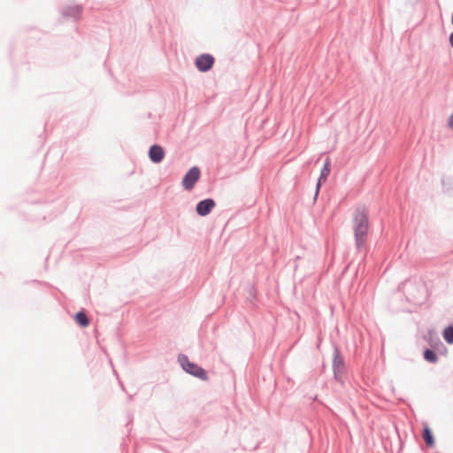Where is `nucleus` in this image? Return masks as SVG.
Segmentation results:
<instances>
[{"instance_id":"12","label":"nucleus","mask_w":453,"mask_h":453,"mask_svg":"<svg viewBox=\"0 0 453 453\" xmlns=\"http://www.w3.org/2000/svg\"><path fill=\"white\" fill-rule=\"evenodd\" d=\"M342 362L341 359H338L337 357H335V359H334V367H337V368H340L341 366H342Z\"/></svg>"},{"instance_id":"7","label":"nucleus","mask_w":453,"mask_h":453,"mask_svg":"<svg viewBox=\"0 0 453 453\" xmlns=\"http://www.w3.org/2000/svg\"><path fill=\"white\" fill-rule=\"evenodd\" d=\"M330 173V158L327 157L326 159V162H325V165H324V167L320 173V176L319 178V181H318V184H317V189L319 188L320 187V184L324 181H326L327 176L329 175Z\"/></svg>"},{"instance_id":"10","label":"nucleus","mask_w":453,"mask_h":453,"mask_svg":"<svg viewBox=\"0 0 453 453\" xmlns=\"http://www.w3.org/2000/svg\"><path fill=\"white\" fill-rule=\"evenodd\" d=\"M443 338L448 343H453V326H448L447 328L444 329Z\"/></svg>"},{"instance_id":"2","label":"nucleus","mask_w":453,"mask_h":453,"mask_svg":"<svg viewBox=\"0 0 453 453\" xmlns=\"http://www.w3.org/2000/svg\"><path fill=\"white\" fill-rule=\"evenodd\" d=\"M178 360L186 372L204 381L209 380L206 371L196 364L190 362L187 356L180 355Z\"/></svg>"},{"instance_id":"1","label":"nucleus","mask_w":453,"mask_h":453,"mask_svg":"<svg viewBox=\"0 0 453 453\" xmlns=\"http://www.w3.org/2000/svg\"><path fill=\"white\" fill-rule=\"evenodd\" d=\"M369 228L367 212L364 209H357L354 214V232L357 245L365 242Z\"/></svg>"},{"instance_id":"14","label":"nucleus","mask_w":453,"mask_h":453,"mask_svg":"<svg viewBox=\"0 0 453 453\" xmlns=\"http://www.w3.org/2000/svg\"><path fill=\"white\" fill-rule=\"evenodd\" d=\"M449 42H450V45L453 47V33L449 36Z\"/></svg>"},{"instance_id":"8","label":"nucleus","mask_w":453,"mask_h":453,"mask_svg":"<svg viewBox=\"0 0 453 453\" xmlns=\"http://www.w3.org/2000/svg\"><path fill=\"white\" fill-rule=\"evenodd\" d=\"M423 438L429 447L434 446V439L430 428L426 425L423 430Z\"/></svg>"},{"instance_id":"4","label":"nucleus","mask_w":453,"mask_h":453,"mask_svg":"<svg viewBox=\"0 0 453 453\" xmlns=\"http://www.w3.org/2000/svg\"><path fill=\"white\" fill-rule=\"evenodd\" d=\"M214 64V58L209 54H203L196 59V66L201 72L209 71Z\"/></svg>"},{"instance_id":"6","label":"nucleus","mask_w":453,"mask_h":453,"mask_svg":"<svg viewBox=\"0 0 453 453\" xmlns=\"http://www.w3.org/2000/svg\"><path fill=\"white\" fill-rule=\"evenodd\" d=\"M149 157L153 163H159L165 157V151L161 146L153 145L150 149Z\"/></svg>"},{"instance_id":"13","label":"nucleus","mask_w":453,"mask_h":453,"mask_svg":"<svg viewBox=\"0 0 453 453\" xmlns=\"http://www.w3.org/2000/svg\"><path fill=\"white\" fill-rule=\"evenodd\" d=\"M448 125L451 129H453V114L449 118Z\"/></svg>"},{"instance_id":"5","label":"nucleus","mask_w":453,"mask_h":453,"mask_svg":"<svg viewBox=\"0 0 453 453\" xmlns=\"http://www.w3.org/2000/svg\"><path fill=\"white\" fill-rule=\"evenodd\" d=\"M215 206V202L212 199H205L199 202L196 205V212L200 216H206L211 212Z\"/></svg>"},{"instance_id":"9","label":"nucleus","mask_w":453,"mask_h":453,"mask_svg":"<svg viewBox=\"0 0 453 453\" xmlns=\"http://www.w3.org/2000/svg\"><path fill=\"white\" fill-rule=\"evenodd\" d=\"M75 321L83 327H86L89 325V319H88L87 315L82 311L76 313Z\"/></svg>"},{"instance_id":"3","label":"nucleus","mask_w":453,"mask_h":453,"mask_svg":"<svg viewBox=\"0 0 453 453\" xmlns=\"http://www.w3.org/2000/svg\"><path fill=\"white\" fill-rule=\"evenodd\" d=\"M200 178V170L198 167H192L189 169V171L186 173L182 180V185L187 190H191L196 182Z\"/></svg>"},{"instance_id":"11","label":"nucleus","mask_w":453,"mask_h":453,"mask_svg":"<svg viewBox=\"0 0 453 453\" xmlns=\"http://www.w3.org/2000/svg\"><path fill=\"white\" fill-rule=\"evenodd\" d=\"M424 357L426 360L431 363H435L437 361V356L436 354L430 349H426L424 353Z\"/></svg>"}]
</instances>
